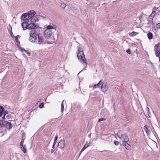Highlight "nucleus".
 I'll list each match as a JSON object with an SVG mask.
<instances>
[{
    "label": "nucleus",
    "mask_w": 160,
    "mask_h": 160,
    "mask_svg": "<svg viewBox=\"0 0 160 160\" xmlns=\"http://www.w3.org/2000/svg\"><path fill=\"white\" fill-rule=\"evenodd\" d=\"M77 57L81 62L85 64H87L85 56L83 52V50L82 48L79 47H78Z\"/></svg>",
    "instance_id": "nucleus-1"
},
{
    "label": "nucleus",
    "mask_w": 160,
    "mask_h": 160,
    "mask_svg": "<svg viewBox=\"0 0 160 160\" xmlns=\"http://www.w3.org/2000/svg\"><path fill=\"white\" fill-rule=\"evenodd\" d=\"M118 138L122 140L123 142H128L129 141V138L126 134L122 133L121 131H119L117 133Z\"/></svg>",
    "instance_id": "nucleus-2"
},
{
    "label": "nucleus",
    "mask_w": 160,
    "mask_h": 160,
    "mask_svg": "<svg viewBox=\"0 0 160 160\" xmlns=\"http://www.w3.org/2000/svg\"><path fill=\"white\" fill-rule=\"evenodd\" d=\"M29 40L32 42H34L37 39V35L35 30H31L29 32Z\"/></svg>",
    "instance_id": "nucleus-3"
},
{
    "label": "nucleus",
    "mask_w": 160,
    "mask_h": 160,
    "mask_svg": "<svg viewBox=\"0 0 160 160\" xmlns=\"http://www.w3.org/2000/svg\"><path fill=\"white\" fill-rule=\"evenodd\" d=\"M52 34V32L51 30L46 29L44 32V36L45 38L48 39L51 37Z\"/></svg>",
    "instance_id": "nucleus-4"
},
{
    "label": "nucleus",
    "mask_w": 160,
    "mask_h": 160,
    "mask_svg": "<svg viewBox=\"0 0 160 160\" xmlns=\"http://www.w3.org/2000/svg\"><path fill=\"white\" fill-rule=\"evenodd\" d=\"M38 44H41L45 43L44 39L41 35L39 34L38 35Z\"/></svg>",
    "instance_id": "nucleus-5"
},
{
    "label": "nucleus",
    "mask_w": 160,
    "mask_h": 160,
    "mask_svg": "<svg viewBox=\"0 0 160 160\" xmlns=\"http://www.w3.org/2000/svg\"><path fill=\"white\" fill-rule=\"evenodd\" d=\"M4 128H5L8 129H10L12 127L11 123L7 121H4Z\"/></svg>",
    "instance_id": "nucleus-6"
},
{
    "label": "nucleus",
    "mask_w": 160,
    "mask_h": 160,
    "mask_svg": "<svg viewBox=\"0 0 160 160\" xmlns=\"http://www.w3.org/2000/svg\"><path fill=\"white\" fill-rule=\"evenodd\" d=\"M65 141L61 139L58 143V146L60 148H63L65 147Z\"/></svg>",
    "instance_id": "nucleus-7"
},
{
    "label": "nucleus",
    "mask_w": 160,
    "mask_h": 160,
    "mask_svg": "<svg viewBox=\"0 0 160 160\" xmlns=\"http://www.w3.org/2000/svg\"><path fill=\"white\" fill-rule=\"evenodd\" d=\"M108 86L107 84H104L103 82L102 83L101 87V90L103 92L105 93L108 90Z\"/></svg>",
    "instance_id": "nucleus-8"
},
{
    "label": "nucleus",
    "mask_w": 160,
    "mask_h": 160,
    "mask_svg": "<svg viewBox=\"0 0 160 160\" xmlns=\"http://www.w3.org/2000/svg\"><path fill=\"white\" fill-rule=\"evenodd\" d=\"M21 19L23 21L30 20L29 16L28 13L23 14L21 17Z\"/></svg>",
    "instance_id": "nucleus-9"
},
{
    "label": "nucleus",
    "mask_w": 160,
    "mask_h": 160,
    "mask_svg": "<svg viewBox=\"0 0 160 160\" xmlns=\"http://www.w3.org/2000/svg\"><path fill=\"white\" fill-rule=\"evenodd\" d=\"M28 28L27 29H34L36 27L34 23H32L30 24H28Z\"/></svg>",
    "instance_id": "nucleus-10"
},
{
    "label": "nucleus",
    "mask_w": 160,
    "mask_h": 160,
    "mask_svg": "<svg viewBox=\"0 0 160 160\" xmlns=\"http://www.w3.org/2000/svg\"><path fill=\"white\" fill-rule=\"evenodd\" d=\"M28 14L29 16V18H31L32 17L34 16V15L36 14V12L33 10H31L28 13Z\"/></svg>",
    "instance_id": "nucleus-11"
},
{
    "label": "nucleus",
    "mask_w": 160,
    "mask_h": 160,
    "mask_svg": "<svg viewBox=\"0 0 160 160\" xmlns=\"http://www.w3.org/2000/svg\"><path fill=\"white\" fill-rule=\"evenodd\" d=\"M28 23L26 22H24L22 24V27L24 30H26L28 28Z\"/></svg>",
    "instance_id": "nucleus-12"
},
{
    "label": "nucleus",
    "mask_w": 160,
    "mask_h": 160,
    "mask_svg": "<svg viewBox=\"0 0 160 160\" xmlns=\"http://www.w3.org/2000/svg\"><path fill=\"white\" fill-rule=\"evenodd\" d=\"M127 142H123L122 145L125 147L127 149H130L131 148V146L129 145Z\"/></svg>",
    "instance_id": "nucleus-13"
},
{
    "label": "nucleus",
    "mask_w": 160,
    "mask_h": 160,
    "mask_svg": "<svg viewBox=\"0 0 160 160\" xmlns=\"http://www.w3.org/2000/svg\"><path fill=\"white\" fill-rule=\"evenodd\" d=\"M21 148L24 153H25L27 152V148L25 145H22V146H21Z\"/></svg>",
    "instance_id": "nucleus-14"
},
{
    "label": "nucleus",
    "mask_w": 160,
    "mask_h": 160,
    "mask_svg": "<svg viewBox=\"0 0 160 160\" xmlns=\"http://www.w3.org/2000/svg\"><path fill=\"white\" fill-rule=\"evenodd\" d=\"M157 8H156V7H154L153 9L152 10V13L151 14V17H152L153 18L156 13L155 10L157 9Z\"/></svg>",
    "instance_id": "nucleus-15"
},
{
    "label": "nucleus",
    "mask_w": 160,
    "mask_h": 160,
    "mask_svg": "<svg viewBox=\"0 0 160 160\" xmlns=\"http://www.w3.org/2000/svg\"><path fill=\"white\" fill-rule=\"evenodd\" d=\"M30 19L32 23H34V22L38 21V19H36V18H35L34 16L30 18Z\"/></svg>",
    "instance_id": "nucleus-16"
},
{
    "label": "nucleus",
    "mask_w": 160,
    "mask_h": 160,
    "mask_svg": "<svg viewBox=\"0 0 160 160\" xmlns=\"http://www.w3.org/2000/svg\"><path fill=\"white\" fill-rule=\"evenodd\" d=\"M143 128L144 131L146 132L147 134V136H148L149 135V130H148L146 126H144Z\"/></svg>",
    "instance_id": "nucleus-17"
},
{
    "label": "nucleus",
    "mask_w": 160,
    "mask_h": 160,
    "mask_svg": "<svg viewBox=\"0 0 160 160\" xmlns=\"http://www.w3.org/2000/svg\"><path fill=\"white\" fill-rule=\"evenodd\" d=\"M138 34V32H132L129 33V36L130 37H134Z\"/></svg>",
    "instance_id": "nucleus-18"
},
{
    "label": "nucleus",
    "mask_w": 160,
    "mask_h": 160,
    "mask_svg": "<svg viewBox=\"0 0 160 160\" xmlns=\"http://www.w3.org/2000/svg\"><path fill=\"white\" fill-rule=\"evenodd\" d=\"M154 49L155 50H160V44L158 43L157 45H156L154 46Z\"/></svg>",
    "instance_id": "nucleus-19"
},
{
    "label": "nucleus",
    "mask_w": 160,
    "mask_h": 160,
    "mask_svg": "<svg viewBox=\"0 0 160 160\" xmlns=\"http://www.w3.org/2000/svg\"><path fill=\"white\" fill-rule=\"evenodd\" d=\"M102 80H100L99 82L97 84H95L94 86V88H98V87L100 86V85H102Z\"/></svg>",
    "instance_id": "nucleus-20"
},
{
    "label": "nucleus",
    "mask_w": 160,
    "mask_h": 160,
    "mask_svg": "<svg viewBox=\"0 0 160 160\" xmlns=\"http://www.w3.org/2000/svg\"><path fill=\"white\" fill-rule=\"evenodd\" d=\"M4 108L0 106V116L1 117L3 113Z\"/></svg>",
    "instance_id": "nucleus-21"
},
{
    "label": "nucleus",
    "mask_w": 160,
    "mask_h": 160,
    "mask_svg": "<svg viewBox=\"0 0 160 160\" xmlns=\"http://www.w3.org/2000/svg\"><path fill=\"white\" fill-rule=\"evenodd\" d=\"M90 145V144L89 143L87 144L86 143L83 147V148L82 149V151H83L84 150L87 148Z\"/></svg>",
    "instance_id": "nucleus-22"
},
{
    "label": "nucleus",
    "mask_w": 160,
    "mask_h": 160,
    "mask_svg": "<svg viewBox=\"0 0 160 160\" xmlns=\"http://www.w3.org/2000/svg\"><path fill=\"white\" fill-rule=\"evenodd\" d=\"M20 37V36L19 35H17V36L15 37V40L16 42H17L18 43H19L20 44V42L18 40V38Z\"/></svg>",
    "instance_id": "nucleus-23"
},
{
    "label": "nucleus",
    "mask_w": 160,
    "mask_h": 160,
    "mask_svg": "<svg viewBox=\"0 0 160 160\" xmlns=\"http://www.w3.org/2000/svg\"><path fill=\"white\" fill-rule=\"evenodd\" d=\"M64 101V100H63L62 103L61 105V112H62V114H63V112L64 110V105L63 104V102Z\"/></svg>",
    "instance_id": "nucleus-24"
},
{
    "label": "nucleus",
    "mask_w": 160,
    "mask_h": 160,
    "mask_svg": "<svg viewBox=\"0 0 160 160\" xmlns=\"http://www.w3.org/2000/svg\"><path fill=\"white\" fill-rule=\"evenodd\" d=\"M60 6L62 8L64 9L66 6V5L64 3H61Z\"/></svg>",
    "instance_id": "nucleus-25"
},
{
    "label": "nucleus",
    "mask_w": 160,
    "mask_h": 160,
    "mask_svg": "<svg viewBox=\"0 0 160 160\" xmlns=\"http://www.w3.org/2000/svg\"><path fill=\"white\" fill-rule=\"evenodd\" d=\"M34 16L35 18H36V19H38V20L40 17H42L44 18H46V17L45 16H41L39 15H36V16Z\"/></svg>",
    "instance_id": "nucleus-26"
},
{
    "label": "nucleus",
    "mask_w": 160,
    "mask_h": 160,
    "mask_svg": "<svg viewBox=\"0 0 160 160\" xmlns=\"http://www.w3.org/2000/svg\"><path fill=\"white\" fill-rule=\"evenodd\" d=\"M47 29H48V30H50V29H52L53 28V27L52 26H50V25L48 26L47 27Z\"/></svg>",
    "instance_id": "nucleus-27"
},
{
    "label": "nucleus",
    "mask_w": 160,
    "mask_h": 160,
    "mask_svg": "<svg viewBox=\"0 0 160 160\" xmlns=\"http://www.w3.org/2000/svg\"><path fill=\"white\" fill-rule=\"evenodd\" d=\"M151 143H152L154 145H157L156 142L152 140L151 141Z\"/></svg>",
    "instance_id": "nucleus-28"
},
{
    "label": "nucleus",
    "mask_w": 160,
    "mask_h": 160,
    "mask_svg": "<svg viewBox=\"0 0 160 160\" xmlns=\"http://www.w3.org/2000/svg\"><path fill=\"white\" fill-rule=\"evenodd\" d=\"M105 120V119L103 118H100L99 119L98 122H101V121H103L104 120Z\"/></svg>",
    "instance_id": "nucleus-29"
},
{
    "label": "nucleus",
    "mask_w": 160,
    "mask_h": 160,
    "mask_svg": "<svg viewBox=\"0 0 160 160\" xmlns=\"http://www.w3.org/2000/svg\"><path fill=\"white\" fill-rule=\"evenodd\" d=\"M24 142V140H23V139H22L20 143V146H22V145H23V143Z\"/></svg>",
    "instance_id": "nucleus-30"
},
{
    "label": "nucleus",
    "mask_w": 160,
    "mask_h": 160,
    "mask_svg": "<svg viewBox=\"0 0 160 160\" xmlns=\"http://www.w3.org/2000/svg\"><path fill=\"white\" fill-rule=\"evenodd\" d=\"M25 138V133H23L22 134V139H23V140H24Z\"/></svg>",
    "instance_id": "nucleus-31"
},
{
    "label": "nucleus",
    "mask_w": 160,
    "mask_h": 160,
    "mask_svg": "<svg viewBox=\"0 0 160 160\" xmlns=\"http://www.w3.org/2000/svg\"><path fill=\"white\" fill-rule=\"evenodd\" d=\"M156 27L158 29L160 28V22L158 24H157L156 25Z\"/></svg>",
    "instance_id": "nucleus-32"
},
{
    "label": "nucleus",
    "mask_w": 160,
    "mask_h": 160,
    "mask_svg": "<svg viewBox=\"0 0 160 160\" xmlns=\"http://www.w3.org/2000/svg\"><path fill=\"white\" fill-rule=\"evenodd\" d=\"M114 144L116 145H118L119 144V142L117 141H115L114 142Z\"/></svg>",
    "instance_id": "nucleus-33"
},
{
    "label": "nucleus",
    "mask_w": 160,
    "mask_h": 160,
    "mask_svg": "<svg viewBox=\"0 0 160 160\" xmlns=\"http://www.w3.org/2000/svg\"><path fill=\"white\" fill-rule=\"evenodd\" d=\"M155 54L156 57H158L160 56V52L156 53Z\"/></svg>",
    "instance_id": "nucleus-34"
},
{
    "label": "nucleus",
    "mask_w": 160,
    "mask_h": 160,
    "mask_svg": "<svg viewBox=\"0 0 160 160\" xmlns=\"http://www.w3.org/2000/svg\"><path fill=\"white\" fill-rule=\"evenodd\" d=\"M44 106L43 103H42L39 105V107L40 108H42Z\"/></svg>",
    "instance_id": "nucleus-35"
},
{
    "label": "nucleus",
    "mask_w": 160,
    "mask_h": 160,
    "mask_svg": "<svg viewBox=\"0 0 160 160\" xmlns=\"http://www.w3.org/2000/svg\"><path fill=\"white\" fill-rule=\"evenodd\" d=\"M126 52L129 54H130L131 53V52L129 49L126 50Z\"/></svg>",
    "instance_id": "nucleus-36"
},
{
    "label": "nucleus",
    "mask_w": 160,
    "mask_h": 160,
    "mask_svg": "<svg viewBox=\"0 0 160 160\" xmlns=\"http://www.w3.org/2000/svg\"><path fill=\"white\" fill-rule=\"evenodd\" d=\"M148 38L149 39H150V32H148L147 34Z\"/></svg>",
    "instance_id": "nucleus-37"
},
{
    "label": "nucleus",
    "mask_w": 160,
    "mask_h": 160,
    "mask_svg": "<svg viewBox=\"0 0 160 160\" xmlns=\"http://www.w3.org/2000/svg\"><path fill=\"white\" fill-rule=\"evenodd\" d=\"M10 35H11V36L12 37V38H13L14 36L13 34V33L12 32V31H11H11H10Z\"/></svg>",
    "instance_id": "nucleus-38"
},
{
    "label": "nucleus",
    "mask_w": 160,
    "mask_h": 160,
    "mask_svg": "<svg viewBox=\"0 0 160 160\" xmlns=\"http://www.w3.org/2000/svg\"><path fill=\"white\" fill-rule=\"evenodd\" d=\"M58 138V135H56L55 137L54 140L55 141H57V138Z\"/></svg>",
    "instance_id": "nucleus-39"
},
{
    "label": "nucleus",
    "mask_w": 160,
    "mask_h": 160,
    "mask_svg": "<svg viewBox=\"0 0 160 160\" xmlns=\"http://www.w3.org/2000/svg\"><path fill=\"white\" fill-rule=\"evenodd\" d=\"M160 52V50H155V53Z\"/></svg>",
    "instance_id": "nucleus-40"
},
{
    "label": "nucleus",
    "mask_w": 160,
    "mask_h": 160,
    "mask_svg": "<svg viewBox=\"0 0 160 160\" xmlns=\"http://www.w3.org/2000/svg\"><path fill=\"white\" fill-rule=\"evenodd\" d=\"M8 111H5L4 112V115H5L6 114H8Z\"/></svg>",
    "instance_id": "nucleus-41"
},
{
    "label": "nucleus",
    "mask_w": 160,
    "mask_h": 160,
    "mask_svg": "<svg viewBox=\"0 0 160 160\" xmlns=\"http://www.w3.org/2000/svg\"><path fill=\"white\" fill-rule=\"evenodd\" d=\"M153 37V34H152L151 32V39Z\"/></svg>",
    "instance_id": "nucleus-42"
},
{
    "label": "nucleus",
    "mask_w": 160,
    "mask_h": 160,
    "mask_svg": "<svg viewBox=\"0 0 160 160\" xmlns=\"http://www.w3.org/2000/svg\"><path fill=\"white\" fill-rule=\"evenodd\" d=\"M9 27L10 29H11L10 30V31H11V30H12V27L10 25H9Z\"/></svg>",
    "instance_id": "nucleus-43"
},
{
    "label": "nucleus",
    "mask_w": 160,
    "mask_h": 160,
    "mask_svg": "<svg viewBox=\"0 0 160 160\" xmlns=\"http://www.w3.org/2000/svg\"><path fill=\"white\" fill-rule=\"evenodd\" d=\"M54 150L52 149L51 150V153H53L54 152Z\"/></svg>",
    "instance_id": "nucleus-44"
},
{
    "label": "nucleus",
    "mask_w": 160,
    "mask_h": 160,
    "mask_svg": "<svg viewBox=\"0 0 160 160\" xmlns=\"http://www.w3.org/2000/svg\"><path fill=\"white\" fill-rule=\"evenodd\" d=\"M22 51H24L25 52H27V51L24 48H23L22 50Z\"/></svg>",
    "instance_id": "nucleus-45"
},
{
    "label": "nucleus",
    "mask_w": 160,
    "mask_h": 160,
    "mask_svg": "<svg viewBox=\"0 0 160 160\" xmlns=\"http://www.w3.org/2000/svg\"><path fill=\"white\" fill-rule=\"evenodd\" d=\"M56 142H57V141L54 140V142H53V144L55 145V144L56 143Z\"/></svg>",
    "instance_id": "nucleus-46"
},
{
    "label": "nucleus",
    "mask_w": 160,
    "mask_h": 160,
    "mask_svg": "<svg viewBox=\"0 0 160 160\" xmlns=\"http://www.w3.org/2000/svg\"><path fill=\"white\" fill-rule=\"evenodd\" d=\"M27 53V55L29 56H30V53H29V52H26Z\"/></svg>",
    "instance_id": "nucleus-47"
},
{
    "label": "nucleus",
    "mask_w": 160,
    "mask_h": 160,
    "mask_svg": "<svg viewBox=\"0 0 160 160\" xmlns=\"http://www.w3.org/2000/svg\"><path fill=\"white\" fill-rule=\"evenodd\" d=\"M2 118L3 119H5V115H4V116L2 117Z\"/></svg>",
    "instance_id": "nucleus-48"
},
{
    "label": "nucleus",
    "mask_w": 160,
    "mask_h": 160,
    "mask_svg": "<svg viewBox=\"0 0 160 160\" xmlns=\"http://www.w3.org/2000/svg\"><path fill=\"white\" fill-rule=\"evenodd\" d=\"M55 145V144H53V145H52V148H54Z\"/></svg>",
    "instance_id": "nucleus-49"
},
{
    "label": "nucleus",
    "mask_w": 160,
    "mask_h": 160,
    "mask_svg": "<svg viewBox=\"0 0 160 160\" xmlns=\"http://www.w3.org/2000/svg\"><path fill=\"white\" fill-rule=\"evenodd\" d=\"M83 151H82V149L81 150V151L80 152V155L81 154V153H82V152Z\"/></svg>",
    "instance_id": "nucleus-50"
},
{
    "label": "nucleus",
    "mask_w": 160,
    "mask_h": 160,
    "mask_svg": "<svg viewBox=\"0 0 160 160\" xmlns=\"http://www.w3.org/2000/svg\"><path fill=\"white\" fill-rule=\"evenodd\" d=\"M148 118H150V116H149V115H148Z\"/></svg>",
    "instance_id": "nucleus-51"
},
{
    "label": "nucleus",
    "mask_w": 160,
    "mask_h": 160,
    "mask_svg": "<svg viewBox=\"0 0 160 160\" xmlns=\"http://www.w3.org/2000/svg\"><path fill=\"white\" fill-rule=\"evenodd\" d=\"M147 108L148 109V112H149V108Z\"/></svg>",
    "instance_id": "nucleus-52"
},
{
    "label": "nucleus",
    "mask_w": 160,
    "mask_h": 160,
    "mask_svg": "<svg viewBox=\"0 0 160 160\" xmlns=\"http://www.w3.org/2000/svg\"><path fill=\"white\" fill-rule=\"evenodd\" d=\"M158 57L159 58V61H160V56L159 57Z\"/></svg>",
    "instance_id": "nucleus-53"
},
{
    "label": "nucleus",
    "mask_w": 160,
    "mask_h": 160,
    "mask_svg": "<svg viewBox=\"0 0 160 160\" xmlns=\"http://www.w3.org/2000/svg\"><path fill=\"white\" fill-rule=\"evenodd\" d=\"M148 138H149V139L150 138L149 137H148Z\"/></svg>",
    "instance_id": "nucleus-54"
}]
</instances>
